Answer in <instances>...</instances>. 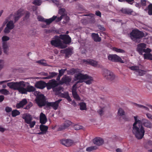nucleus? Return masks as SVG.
<instances>
[{"mask_svg":"<svg viewBox=\"0 0 152 152\" xmlns=\"http://www.w3.org/2000/svg\"><path fill=\"white\" fill-rule=\"evenodd\" d=\"M72 94L74 98L76 100L78 101L80 100V97L77 94V92H75V93H72Z\"/></svg>","mask_w":152,"mask_h":152,"instance_id":"obj_44","label":"nucleus"},{"mask_svg":"<svg viewBox=\"0 0 152 152\" xmlns=\"http://www.w3.org/2000/svg\"><path fill=\"white\" fill-rule=\"evenodd\" d=\"M151 49L149 48H147L145 49V48L144 52L146 53H149L151 52Z\"/></svg>","mask_w":152,"mask_h":152,"instance_id":"obj_60","label":"nucleus"},{"mask_svg":"<svg viewBox=\"0 0 152 152\" xmlns=\"http://www.w3.org/2000/svg\"><path fill=\"white\" fill-rule=\"evenodd\" d=\"M98 28L101 30L103 31H104L105 30V28L103 26L101 25H99L98 26Z\"/></svg>","mask_w":152,"mask_h":152,"instance_id":"obj_61","label":"nucleus"},{"mask_svg":"<svg viewBox=\"0 0 152 152\" xmlns=\"http://www.w3.org/2000/svg\"><path fill=\"white\" fill-rule=\"evenodd\" d=\"M33 105L32 103L30 102H29L28 104L26 106V107L24 108L25 109H29L31 107H32Z\"/></svg>","mask_w":152,"mask_h":152,"instance_id":"obj_58","label":"nucleus"},{"mask_svg":"<svg viewBox=\"0 0 152 152\" xmlns=\"http://www.w3.org/2000/svg\"><path fill=\"white\" fill-rule=\"evenodd\" d=\"M0 93L1 94L7 95L9 94V92L7 90L2 89L0 90Z\"/></svg>","mask_w":152,"mask_h":152,"instance_id":"obj_43","label":"nucleus"},{"mask_svg":"<svg viewBox=\"0 0 152 152\" xmlns=\"http://www.w3.org/2000/svg\"><path fill=\"white\" fill-rule=\"evenodd\" d=\"M27 103V101L26 99H23L19 103L16 104V107L18 109L22 107Z\"/></svg>","mask_w":152,"mask_h":152,"instance_id":"obj_21","label":"nucleus"},{"mask_svg":"<svg viewBox=\"0 0 152 152\" xmlns=\"http://www.w3.org/2000/svg\"><path fill=\"white\" fill-rule=\"evenodd\" d=\"M47 118L45 115L41 113L40 115V122L41 124H45L47 122Z\"/></svg>","mask_w":152,"mask_h":152,"instance_id":"obj_22","label":"nucleus"},{"mask_svg":"<svg viewBox=\"0 0 152 152\" xmlns=\"http://www.w3.org/2000/svg\"><path fill=\"white\" fill-rule=\"evenodd\" d=\"M61 143L66 147H69L73 144V142L70 139H63L61 140Z\"/></svg>","mask_w":152,"mask_h":152,"instance_id":"obj_17","label":"nucleus"},{"mask_svg":"<svg viewBox=\"0 0 152 152\" xmlns=\"http://www.w3.org/2000/svg\"><path fill=\"white\" fill-rule=\"evenodd\" d=\"M137 116H134L135 122L133 125V126H138V125H137V124H141L142 125V119L141 120H139L137 119Z\"/></svg>","mask_w":152,"mask_h":152,"instance_id":"obj_28","label":"nucleus"},{"mask_svg":"<svg viewBox=\"0 0 152 152\" xmlns=\"http://www.w3.org/2000/svg\"><path fill=\"white\" fill-rule=\"evenodd\" d=\"M71 124V122L69 121H66L64 124L61 125L59 127V130L61 131L66 129Z\"/></svg>","mask_w":152,"mask_h":152,"instance_id":"obj_20","label":"nucleus"},{"mask_svg":"<svg viewBox=\"0 0 152 152\" xmlns=\"http://www.w3.org/2000/svg\"><path fill=\"white\" fill-rule=\"evenodd\" d=\"M113 50H114L117 53H124V50H123L122 49L118 48L115 47L113 48Z\"/></svg>","mask_w":152,"mask_h":152,"instance_id":"obj_51","label":"nucleus"},{"mask_svg":"<svg viewBox=\"0 0 152 152\" xmlns=\"http://www.w3.org/2000/svg\"><path fill=\"white\" fill-rule=\"evenodd\" d=\"M124 14L129 15H134L135 14V13L131 9L125 8L124 9Z\"/></svg>","mask_w":152,"mask_h":152,"instance_id":"obj_27","label":"nucleus"},{"mask_svg":"<svg viewBox=\"0 0 152 152\" xmlns=\"http://www.w3.org/2000/svg\"><path fill=\"white\" fill-rule=\"evenodd\" d=\"M91 36L92 39L95 42H99L101 40V37H99L98 34L97 33H92Z\"/></svg>","mask_w":152,"mask_h":152,"instance_id":"obj_24","label":"nucleus"},{"mask_svg":"<svg viewBox=\"0 0 152 152\" xmlns=\"http://www.w3.org/2000/svg\"><path fill=\"white\" fill-rule=\"evenodd\" d=\"M35 86L37 88L43 89L46 87V83L42 81H39L36 83Z\"/></svg>","mask_w":152,"mask_h":152,"instance_id":"obj_16","label":"nucleus"},{"mask_svg":"<svg viewBox=\"0 0 152 152\" xmlns=\"http://www.w3.org/2000/svg\"><path fill=\"white\" fill-rule=\"evenodd\" d=\"M106 109L107 107L105 106L101 107L100 109L98 110V113L101 116H102L103 115V113Z\"/></svg>","mask_w":152,"mask_h":152,"instance_id":"obj_37","label":"nucleus"},{"mask_svg":"<svg viewBox=\"0 0 152 152\" xmlns=\"http://www.w3.org/2000/svg\"><path fill=\"white\" fill-rule=\"evenodd\" d=\"M102 73L104 77L109 81H113L115 78V75L114 73L107 69H103Z\"/></svg>","mask_w":152,"mask_h":152,"instance_id":"obj_5","label":"nucleus"},{"mask_svg":"<svg viewBox=\"0 0 152 152\" xmlns=\"http://www.w3.org/2000/svg\"><path fill=\"white\" fill-rule=\"evenodd\" d=\"M132 133L138 140L142 138L145 134L144 127L142 125L138 124V126H133Z\"/></svg>","mask_w":152,"mask_h":152,"instance_id":"obj_4","label":"nucleus"},{"mask_svg":"<svg viewBox=\"0 0 152 152\" xmlns=\"http://www.w3.org/2000/svg\"><path fill=\"white\" fill-rule=\"evenodd\" d=\"M6 26L10 29H12L15 27L13 21L12 20L10 21L6 25Z\"/></svg>","mask_w":152,"mask_h":152,"instance_id":"obj_32","label":"nucleus"},{"mask_svg":"<svg viewBox=\"0 0 152 152\" xmlns=\"http://www.w3.org/2000/svg\"><path fill=\"white\" fill-rule=\"evenodd\" d=\"M80 109L81 110H86L87 109L86 103L83 102H80L79 104Z\"/></svg>","mask_w":152,"mask_h":152,"instance_id":"obj_36","label":"nucleus"},{"mask_svg":"<svg viewBox=\"0 0 152 152\" xmlns=\"http://www.w3.org/2000/svg\"><path fill=\"white\" fill-rule=\"evenodd\" d=\"M71 53V50L69 49H66L64 51V53L65 54L66 57H68L69 55H70Z\"/></svg>","mask_w":152,"mask_h":152,"instance_id":"obj_46","label":"nucleus"},{"mask_svg":"<svg viewBox=\"0 0 152 152\" xmlns=\"http://www.w3.org/2000/svg\"><path fill=\"white\" fill-rule=\"evenodd\" d=\"M59 37L64 44H68L71 42V39L68 35L61 34L59 35Z\"/></svg>","mask_w":152,"mask_h":152,"instance_id":"obj_12","label":"nucleus"},{"mask_svg":"<svg viewBox=\"0 0 152 152\" xmlns=\"http://www.w3.org/2000/svg\"><path fill=\"white\" fill-rule=\"evenodd\" d=\"M26 90L27 91V92H31L34 91L35 89L34 87L32 86H28L26 88Z\"/></svg>","mask_w":152,"mask_h":152,"instance_id":"obj_39","label":"nucleus"},{"mask_svg":"<svg viewBox=\"0 0 152 152\" xmlns=\"http://www.w3.org/2000/svg\"><path fill=\"white\" fill-rule=\"evenodd\" d=\"M7 85L10 88L15 90H18L22 94H27L26 88H24L26 86V84L25 82L23 81L8 83H7Z\"/></svg>","mask_w":152,"mask_h":152,"instance_id":"obj_2","label":"nucleus"},{"mask_svg":"<svg viewBox=\"0 0 152 152\" xmlns=\"http://www.w3.org/2000/svg\"><path fill=\"white\" fill-rule=\"evenodd\" d=\"M50 43L53 46L55 47H60L61 48H64L66 47V45H64L62 42L60 37L55 36L54 37V39L51 41Z\"/></svg>","mask_w":152,"mask_h":152,"instance_id":"obj_6","label":"nucleus"},{"mask_svg":"<svg viewBox=\"0 0 152 152\" xmlns=\"http://www.w3.org/2000/svg\"><path fill=\"white\" fill-rule=\"evenodd\" d=\"M36 124V121H31L30 122V124H29V126L30 128H31L33 127Z\"/></svg>","mask_w":152,"mask_h":152,"instance_id":"obj_54","label":"nucleus"},{"mask_svg":"<svg viewBox=\"0 0 152 152\" xmlns=\"http://www.w3.org/2000/svg\"><path fill=\"white\" fill-rule=\"evenodd\" d=\"M129 68L132 70L136 71L137 72L139 69V67L138 66H134L129 67Z\"/></svg>","mask_w":152,"mask_h":152,"instance_id":"obj_52","label":"nucleus"},{"mask_svg":"<svg viewBox=\"0 0 152 152\" xmlns=\"http://www.w3.org/2000/svg\"><path fill=\"white\" fill-rule=\"evenodd\" d=\"M148 10V14L149 15H152V4H150L148 6L147 8H146L145 10Z\"/></svg>","mask_w":152,"mask_h":152,"instance_id":"obj_38","label":"nucleus"},{"mask_svg":"<svg viewBox=\"0 0 152 152\" xmlns=\"http://www.w3.org/2000/svg\"><path fill=\"white\" fill-rule=\"evenodd\" d=\"M44 61H45V60H41L37 61L36 62L39 64H40L44 66H46L48 64L45 62H44Z\"/></svg>","mask_w":152,"mask_h":152,"instance_id":"obj_48","label":"nucleus"},{"mask_svg":"<svg viewBox=\"0 0 152 152\" xmlns=\"http://www.w3.org/2000/svg\"><path fill=\"white\" fill-rule=\"evenodd\" d=\"M145 59L152 60V54L150 53H145L144 54Z\"/></svg>","mask_w":152,"mask_h":152,"instance_id":"obj_34","label":"nucleus"},{"mask_svg":"<svg viewBox=\"0 0 152 152\" xmlns=\"http://www.w3.org/2000/svg\"><path fill=\"white\" fill-rule=\"evenodd\" d=\"M12 30L11 29H10L9 28L7 27V26L6 27V28L4 29V32L5 33H8L10 31V30Z\"/></svg>","mask_w":152,"mask_h":152,"instance_id":"obj_62","label":"nucleus"},{"mask_svg":"<svg viewBox=\"0 0 152 152\" xmlns=\"http://www.w3.org/2000/svg\"><path fill=\"white\" fill-rule=\"evenodd\" d=\"M76 86V84H75L73 86L72 89V94L75 93V92H77Z\"/></svg>","mask_w":152,"mask_h":152,"instance_id":"obj_59","label":"nucleus"},{"mask_svg":"<svg viewBox=\"0 0 152 152\" xmlns=\"http://www.w3.org/2000/svg\"><path fill=\"white\" fill-rule=\"evenodd\" d=\"M137 72L138 73L139 75L140 76H143L146 74V72L144 70H142L139 69Z\"/></svg>","mask_w":152,"mask_h":152,"instance_id":"obj_47","label":"nucleus"},{"mask_svg":"<svg viewBox=\"0 0 152 152\" xmlns=\"http://www.w3.org/2000/svg\"><path fill=\"white\" fill-rule=\"evenodd\" d=\"M63 18H64L65 20L63 22V23H66L69 21V17L67 16V14L66 15L64 16Z\"/></svg>","mask_w":152,"mask_h":152,"instance_id":"obj_50","label":"nucleus"},{"mask_svg":"<svg viewBox=\"0 0 152 152\" xmlns=\"http://www.w3.org/2000/svg\"><path fill=\"white\" fill-rule=\"evenodd\" d=\"M104 140L102 138L99 137H96L93 140V143L97 145H100L104 143Z\"/></svg>","mask_w":152,"mask_h":152,"instance_id":"obj_18","label":"nucleus"},{"mask_svg":"<svg viewBox=\"0 0 152 152\" xmlns=\"http://www.w3.org/2000/svg\"><path fill=\"white\" fill-rule=\"evenodd\" d=\"M5 110L7 113H9L11 112H12V109L10 107L7 106L5 107Z\"/></svg>","mask_w":152,"mask_h":152,"instance_id":"obj_57","label":"nucleus"},{"mask_svg":"<svg viewBox=\"0 0 152 152\" xmlns=\"http://www.w3.org/2000/svg\"><path fill=\"white\" fill-rule=\"evenodd\" d=\"M63 18L64 17L61 16L59 17H57V18L55 20V21L56 22H58L60 21L61 20V19Z\"/></svg>","mask_w":152,"mask_h":152,"instance_id":"obj_63","label":"nucleus"},{"mask_svg":"<svg viewBox=\"0 0 152 152\" xmlns=\"http://www.w3.org/2000/svg\"><path fill=\"white\" fill-rule=\"evenodd\" d=\"M83 61L86 63L87 64H91L92 66H96L98 64V62L95 61L91 59L84 60Z\"/></svg>","mask_w":152,"mask_h":152,"instance_id":"obj_25","label":"nucleus"},{"mask_svg":"<svg viewBox=\"0 0 152 152\" xmlns=\"http://www.w3.org/2000/svg\"><path fill=\"white\" fill-rule=\"evenodd\" d=\"M65 10L64 8H61L59 10L58 13L61 16L64 17L66 14L65 13Z\"/></svg>","mask_w":152,"mask_h":152,"instance_id":"obj_40","label":"nucleus"},{"mask_svg":"<svg viewBox=\"0 0 152 152\" xmlns=\"http://www.w3.org/2000/svg\"><path fill=\"white\" fill-rule=\"evenodd\" d=\"M61 100V99H59L55 102H47L46 103V106L47 107H52L54 110H56L58 109L59 104Z\"/></svg>","mask_w":152,"mask_h":152,"instance_id":"obj_9","label":"nucleus"},{"mask_svg":"<svg viewBox=\"0 0 152 152\" xmlns=\"http://www.w3.org/2000/svg\"><path fill=\"white\" fill-rule=\"evenodd\" d=\"M57 16L54 15L51 18L48 19H45L41 16H38L37 17V18L39 21L45 22L46 23L47 25H49L53 21L55 20Z\"/></svg>","mask_w":152,"mask_h":152,"instance_id":"obj_8","label":"nucleus"},{"mask_svg":"<svg viewBox=\"0 0 152 152\" xmlns=\"http://www.w3.org/2000/svg\"><path fill=\"white\" fill-rule=\"evenodd\" d=\"M10 38L7 36H4L2 38V42H6L7 41L9 40Z\"/></svg>","mask_w":152,"mask_h":152,"instance_id":"obj_55","label":"nucleus"},{"mask_svg":"<svg viewBox=\"0 0 152 152\" xmlns=\"http://www.w3.org/2000/svg\"><path fill=\"white\" fill-rule=\"evenodd\" d=\"M97 149V147L96 146H91L88 147L86 149V151L88 152H91Z\"/></svg>","mask_w":152,"mask_h":152,"instance_id":"obj_42","label":"nucleus"},{"mask_svg":"<svg viewBox=\"0 0 152 152\" xmlns=\"http://www.w3.org/2000/svg\"><path fill=\"white\" fill-rule=\"evenodd\" d=\"M95 14L97 16L101 17V13L100 11H96Z\"/></svg>","mask_w":152,"mask_h":152,"instance_id":"obj_64","label":"nucleus"},{"mask_svg":"<svg viewBox=\"0 0 152 152\" xmlns=\"http://www.w3.org/2000/svg\"><path fill=\"white\" fill-rule=\"evenodd\" d=\"M23 11L21 10H18L15 13L14 17V20L15 22H16L19 20V18L23 15Z\"/></svg>","mask_w":152,"mask_h":152,"instance_id":"obj_19","label":"nucleus"},{"mask_svg":"<svg viewBox=\"0 0 152 152\" xmlns=\"http://www.w3.org/2000/svg\"><path fill=\"white\" fill-rule=\"evenodd\" d=\"M58 75V73L57 72H49V73L48 76L50 79H51L56 77Z\"/></svg>","mask_w":152,"mask_h":152,"instance_id":"obj_33","label":"nucleus"},{"mask_svg":"<svg viewBox=\"0 0 152 152\" xmlns=\"http://www.w3.org/2000/svg\"><path fill=\"white\" fill-rule=\"evenodd\" d=\"M66 69H61L59 70V74L60 76H62L64 74L65 72L66 71Z\"/></svg>","mask_w":152,"mask_h":152,"instance_id":"obj_56","label":"nucleus"},{"mask_svg":"<svg viewBox=\"0 0 152 152\" xmlns=\"http://www.w3.org/2000/svg\"><path fill=\"white\" fill-rule=\"evenodd\" d=\"M42 3L40 0H34L32 2V4L35 5L40 6Z\"/></svg>","mask_w":152,"mask_h":152,"instance_id":"obj_45","label":"nucleus"},{"mask_svg":"<svg viewBox=\"0 0 152 152\" xmlns=\"http://www.w3.org/2000/svg\"><path fill=\"white\" fill-rule=\"evenodd\" d=\"M59 85V82L58 83L54 79H52L46 83V87L48 90H50L55 88Z\"/></svg>","mask_w":152,"mask_h":152,"instance_id":"obj_10","label":"nucleus"},{"mask_svg":"<svg viewBox=\"0 0 152 152\" xmlns=\"http://www.w3.org/2000/svg\"><path fill=\"white\" fill-rule=\"evenodd\" d=\"M146 44L144 43H141L138 45L137 50L140 55H142L144 53L145 48H146Z\"/></svg>","mask_w":152,"mask_h":152,"instance_id":"obj_15","label":"nucleus"},{"mask_svg":"<svg viewBox=\"0 0 152 152\" xmlns=\"http://www.w3.org/2000/svg\"><path fill=\"white\" fill-rule=\"evenodd\" d=\"M22 118L24 120L26 124H30V121L33 119L31 115L29 113H24L22 116Z\"/></svg>","mask_w":152,"mask_h":152,"instance_id":"obj_14","label":"nucleus"},{"mask_svg":"<svg viewBox=\"0 0 152 152\" xmlns=\"http://www.w3.org/2000/svg\"><path fill=\"white\" fill-rule=\"evenodd\" d=\"M74 128L75 130H78L82 129L83 126L78 124H75L74 126Z\"/></svg>","mask_w":152,"mask_h":152,"instance_id":"obj_49","label":"nucleus"},{"mask_svg":"<svg viewBox=\"0 0 152 152\" xmlns=\"http://www.w3.org/2000/svg\"><path fill=\"white\" fill-rule=\"evenodd\" d=\"M63 95V97L66 99L69 102H70L72 101V99L68 92L64 94Z\"/></svg>","mask_w":152,"mask_h":152,"instance_id":"obj_41","label":"nucleus"},{"mask_svg":"<svg viewBox=\"0 0 152 152\" xmlns=\"http://www.w3.org/2000/svg\"><path fill=\"white\" fill-rule=\"evenodd\" d=\"M108 58L109 60L113 62H120L124 63V61L121 58L116 54H109L108 56Z\"/></svg>","mask_w":152,"mask_h":152,"instance_id":"obj_11","label":"nucleus"},{"mask_svg":"<svg viewBox=\"0 0 152 152\" xmlns=\"http://www.w3.org/2000/svg\"><path fill=\"white\" fill-rule=\"evenodd\" d=\"M118 116L119 117L120 120L124 119V110L123 109L120 108L118 110Z\"/></svg>","mask_w":152,"mask_h":152,"instance_id":"obj_26","label":"nucleus"},{"mask_svg":"<svg viewBox=\"0 0 152 152\" xmlns=\"http://www.w3.org/2000/svg\"><path fill=\"white\" fill-rule=\"evenodd\" d=\"M148 2L146 0H141L140 4L142 6H145L146 5V2Z\"/></svg>","mask_w":152,"mask_h":152,"instance_id":"obj_53","label":"nucleus"},{"mask_svg":"<svg viewBox=\"0 0 152 152\" xmlns=\"http://www.w3.org/2000/svg\"><path fill=\"white\" fill-rule=\"evenodd\" d=\"M132 104H133L135 105L138 107L144 109L145 110L147 111H148L149 110V108L148 107L143 105L138 104L134 102H133Z\"/></svg>","mask_w":152,"mask_h":152,"instance_id":"obj_31","label":"nucleus"},{"mask_svg":"<svg viewBox=\"0 0 152 152\" xmlns=\"http://www.w3.org/2000/svg\"><path fill=\"white\" fill-rule=\"evenodd\" d=\"M142 125L145 126L149 128H151L152 126V124L151 122L146 119H142Z\"/></svg>","mask_w":152,"mask_h":152,"instance_id":"obj_23","label":"nucleus"},{"mask_svg":"<svg viewBox=\"0 0 152 152\" xmlns=\"http://www.w3.org/2000/svg\"><path fill=\"white\" fill-rule=\"evenodd\" d=\"M20 112L17 110L15 109L12 110V115L13 117H15L16 116L20 115Z\"/></svg>","mask_w":152,"mask_h":152,"instance_id":"obj_35","label":"nucleus"},{"mask_svg":"<svg viewBox=\"0 0 152 152\" xmlns=\"http://www.w3.org/2000/svg\"><path fill=\"white\" fill-rule=\"evenodd\" d=\"M131 39L135 42L139 43L140 39L145 37L144 33L138 29H133L130 34Z\"/></svg>","mask_w":152,"mask_h":152,"instance_id":"obj_3","label":"nucleus"},{"mask_svg":"<svg viewBox=\"0 0 152 152\" xmlns=\"http://www.w3.org/2000/svg\"><path fill=\"white\" fill-rule=\"evenodd\" d=\"M43 124H41L40 125L39 129L41 131L46 133L48 129V126H45Z\"/></svg>","mask_w":152,"mask_h":152,"instance_id":"obj_30","label":"nucleus"},{"mask_svg":"<svg viewBox=\"0 0 152 152\" xmlns=\"http://www.w3.org/2000/svg\"><path fill=\"white\" fill-rule=\"evenodd\" d=\"M72 80L71 77L66 75L64 76L61 78V80L59 81L60 85L65 84L66 85L69 84Z\"/></svg>","mask_w":152,"mask_h":152,"instance_id":"obj_13","label":"nucleus"},{"mask_svg":"<svg viewBox=\"0 0 152 152\" xmlns=\"http://www.w3.org/2000/svg\"><path fill=\"white\" fill-rule=\"evenodd\" d=\"M70 73L72 75L77 73L75 75V77L76 80H83L84 82L87 85H90L93 82L94 79L92 77L87 74H83L80 72L78 69L73 68L70 70Z\"/></svg>","mask_w":152,"mask_h":152,"instance_id":"obj_1","label":"nucleus"},{"mask_svg":"<svg viewBox=\"0 0 152 152\" xmlns=\"http://www.w3.org/2000/svg\"><path fill=\"white\" fill-rule=\"evenodd\" d=\"M2 48L4 53L6 54H8V47L6 42H2Z\"/></svg>","mask_w":152,"mask_h":152,"instance_id":"obj_29","label":"nucleus"},{"mask_svg":"<svg viewBox=\"0 0 152 152\" xmlns=\"http://www.w3.org/2000/svg\"><path fill=\"white\" fill-rule=\"evenodd\" d=\"M36 102L39 107L46 105V99L44 95L40 94L38 95L36 99Z\"/></svg>","mask_w":152,"mask_h":152,"instance_id":"obj_7","label":"nucleus"}]
</instances>
